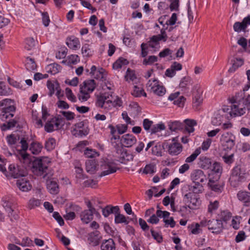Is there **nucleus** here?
<instances>
[{"mask_svg":"<svg viewBox=\"0 0 250 250\" xmlns=\"http://www.w3.org/2000/svg\"><path fill=\"white\" fill-rule=\"evenodd\" d=\"M46 188L50 193L57 194L59 192V185L57 181L54 178L48 179L46 182Z\"/></svg>","mask_w":250,"mask_h":250,"instance_id":"nucleus-17","label":"nucleus"},{"mask_svg":"<svg viewBox=\"0 0 250 250\" xmlns=\"http://www.w3.org/2000/svg\"><path fill=\"white\" fill-rule=\"evenodd\" d=\"M12 102V100L9 99H5L0 102V109L1 110L0 117L1 120L4 121L7 119V114L8 113L15 112V107L11 105Z\"/></svg>","mask_w":250,"mask_h":250,"instance_id":"nucleus-5","label":"nucleus"},{"mask_svg":"<svg viewBox=\"0 0 250 250\" xmlns=\"http://www.w3.org/2000/svg\"><path fill=\"white\" fill-rule=\"evenodd\" d=\"M66 43L68 47L72 50H76L80 47L79 39L74 36L68 37Z\"/></svg>","mask_w":250,"mask_h":250,"instance_id":"nucleus-22","label":"nucleus"},{"mask_svg":"<svg viewBox=\"0 0 250 250\" xmlns=\"http://www.w3.org/2000/svg\"><path fill=\"white\" fill-rule=\"evenodd\" d=\"M191 232L194 234H199L201 229H200V225L198 223L192 224L189 227Z\"/></svg>","mask_w":250,"mask_h":250,"instance_id":"nucleus-63","label":"nucleus"},{"mask_svg":"<svg viewBox=\"0 0 250 250\" xmlns=\"http://www.w3.org/2000/svg\"><path fill=\"white\" fill-rule=\"evenodd\" d=\"M47 86L49 90V96H52L54 93L55 91L57 88H59V84L58 83H54L50 81H48L47 82Z\"/></svg>","mask_w":250,"mask_h":250,"instance_id":"nucleus-43","label":"nucleus"},{"mask_svg":"<svg viewBox=\"0 0 250 250\" xmlns=\"http://www.w3.org/2000/svg\"><path fill=\"white\" fill-rule=\"evenodd\" d=\"M244 63V61L242 59H236L233 61L232 65L229 69V72L233 73L238 69L239 67L241 66Z\"/></svg>","mask_w":250,"mask_h":250,"instance_id":"nucleus-34","label":"nucleus"},{"mask_svg":"<svg viewBox=\"0 0 250 250\" xmlns=\"http://www.w3.org/2000/svg\"><path fill=\"white\" fill-rule=\"evenodd\" d=\"M12 94L11 89L4 84L2 82H0V95L7 96Z\"/></svg>","mask_w":250,"mask_h":250,"instance_id":"nucleus-40","label":"nucleus"},{"mask_svg":"<svg viewBox=\"0 0 250 250\" xmlns=\"http://www.w3.org/2000/svg\"><path fill=\"white\" fill-rule=\"evenodd\" d=\"M207 225L208 229L211 230L212 233L215 234L220 233L224 229L223 223L221 220L219 219L209 220Z\"/></svg>","mask_w":250,"mask_h":250,"instance_id":"nucleus-12","label":"nucleus"},{"mask_svg":"<svg viewBox=\"0 0 250 250\" xmlns=\"http://www.w3.org/2000/svg\"><path fill=\"white\" fill-rule=\"evenodd\" d=\"M96 87V83L94 80H87L83 82L80 87L91 93Z\"/></svg>","mask_w":250,"mask_h":250,"instance_id":"nucleus-23","label":"nucleus"},{"mask_svg":"<svg viewBox=\"0 0 250 250\" xmlns=\"http://www.w3.org/2000/svg\"><path fill=\"white\" fill-rule=\"evenodd\" d=\"M202 93L203 91L200 89H197L193 92L192 104L196 110L198 109V107L202 103Z\"/></svg>","mask_w":250,"mask_h":250,"instance_id":"nucleus-18","label":"nucleus"},{"mask_svg":"<svg viewBox=\"0 0 250 250\" xmlns=\"http://www.w3.org/2000/svg\"><path fill=\"white\" fill-rule=\"evenodd\" d=\"M211 171L215 173H221L222 171V167L220 164L218 162H214L212 163L211 167L210 168Z\"/></svg>","mask_w":250,"mask_h":250,"instance_id":"nucleus-56","label":"nucleus"},{"mask_svg":"<svg viewBox=\"0 0 250 250\" xmlns=\"http://www.w3.org/2000/svg\"><path fill=\"white\" fill-rule=\"evenodd\" d=\"M25 66L26 69L29 71L34 70L37 67L34 60L29 57L26 58Z\"/></svg>","mask_w":250,"mask_h":250,"instance_id":"nucleus-39","label":"nucleus"},{"mask_svg":"<svg viewBox=\"0 0 250 250\" xmlns=\"http://www.w3.org/2000/svg\"><path fill=\"white\" fill-rule=\"evenodd\" d=\"M223 115H221L220 113L217 114L215 117H214L211 121V123L213 125H220L223 119Z\"/></svg>","mask_w":250,"mask_h":250,"instance_id":"nucleus-61","label":"nucleus"},{"mask_svg":"<svg viewBox=\"0 0 250 250\" xmlns=\"http://www.w3.org/2000/svg\"><path fill=\"white\" fill-rule=\"evenodd\" d=\"M231 217V214L230 212L226 211H223L221 212L220 220H221L222 222V221L227 222L230 219Z\"/></svg>","mask_w":250,"mask_h":250,"instance_id":"nucleus-62","label":"nucleus"},{"mask_svg":"<svg viewBox=\"0 0 250 250\" xmlns=\"http://www.w3.org/2000/svg\"><path fill=\"white\" fill-rule=\"evenodd\" d=\"M167 37L165 29L164 28L161 29V34L153 36L148 42V46L151 47H154L155 46L159 43V42L163 40L166 42Z\"/></svg>","mask_w":250,"mask_h":250,"instance_id":"nucleus-15","label":"nucleus"},{"mask_svg":"<svg viewBox=\"0 0 250 250\" xmlns=\"http://www.w3.org/2000/svg\"><path fill=\"white\" fill-rule=\"evenodd\" d=\"M212 163V161L210 158L201 156L199 159L198 165L200 168L204 170H207L211 167Z\"/></svg>","mask_w":250,"mask_h":250,"instance_id":"nucleus-21","label":"nucleus"},{"mask_svg":"<svg viewBox=\"0 0 250 250\" xmlns=\"http://www.w3.org/2000/svg\"><path fill=\"white\" fill-rule=\"evenodd\" d=\"M220 142L227 149H232L235 145V137L228 132L223 134L220 138Z\"/></svg>","mask_w":250,"mask_h":250,"instance_id":"nucleus-11","label":"nucleus"},{"mask_svg":"<svg viewBox=\"0 0 250 250\" xmlns=\"http://www.w3.org/2000/svg\"><path fill=\"white\" fill-rule=\"evenodd\" d=\"M81 51L83 57H90L93 53V51L90 48L89 44L87 43L84 44L82 46Z\"/></svg>","mask_w":250,"mask_h":250,"instance_id":"nucleus-37","label":"nucleus"},{"mask_svg":"<svg viewBox=\"0 0 250 250\" xmlns=\"http://www.w3.org/2000/svg\"><path fill=\"white\" fill-rule=\"evenodd\" d=\"M90 93L80 87V92L78 95V99L82 102H85L90 98Z\"/></svg>","mask_w":250,"mask_h":250,"instance_id":"nucleus-32","label":"nucleus"},{"mask_svg":"<svg viewBox=\"0 0 250 250\" xmlns=\"http://www.w3.org/2000/svg\"><path fill=\"white\" fill-rule=\"evenodd\" d=\"M9 169L11 171L12 175L15 178H17L21 176H22V174L17 171L18 168L15 167L14 165H10L9 167Z\"/></svg>","mask_w":250,"mask_h":250,"instance_id":"nucleus-55","label":"nucleus"},{"mask_svg":"<svg viewBox=\"0 0 250 250\" xmlns=\"http://www.w3.org/2000/svg\"><path fill=\"white\" fill-rule=\"evenodd\" d=\"M184 122L186 124V130L188 133L193 132L194 131V126L197 125L196 121L194 120L186 119Z\"/></svg>","mask_w":250,"mask_h":250,"instance_id":"nucleus-29","label":"nucleus"},{"mask_svg":"<svg viewBox=\"0 0 250 250\" xmlns=\"http://www.w3.org/2000/svg\"><path fill=\"white\" fill-rule=\"evenodd\" d=\"M146 87L147 90L158 96H163L166 92L165 87L161 84L159 81L156 78L148 80L146 84Z\"/></svg>","mask_w":250,"mask_h":250,"instance_id":"nucleus-3","label":"nucleus"},{"mask_svg":"<svg viewBox=\"0 0 250 250\" xmlns=\"http://www.w3.org/2000/svg\"><path fill=\"white\" fill-rule=\"evenodd\" d=\"M103 171L99 175L100 177L115 173L119 168L117 165L113 161H107L102 166Z\"/></svg>","mask_w":250,"mask_h":250,"instance_id":"nucleus-9","label":"nucleus"},{"mask_svg":"<svg viewBox=\"0 0 250 250\" xmlns=\"http://www.w3.org/2000/svg\"><path fill=\"white\" fill-rule=\"evenodd\" d=\"M125 78V80L128 82L133 81L136 79L134 72L129 68L127 69Z\"/></svg>","mask_w":250,"mask_h":250,"instance_id":"nucleus-52","label":"nucleus"},{"mask_svg":"<svg viewBox=\"0 0 250 250\" xmlns=\"http://www.w3.org/2000/svg\"><path fill=\"white\" fill-rule=\"evenodd\" d=\"M183 125L179 121H175L168 124L169 129L171 131H176L177 130L181 129L183 128Z\"/></svg>","mask_w":250,"mask_h":250,"instance_id":"nucleus-41","label":"nucleus"},{"mask_svg":"<svg viewBox=\"0 0 250 250\" xmlns=\"http://www.w3.org/2000/svg\"><path fill=\"white\" fill-rule=\"evenodd\" d=\"M246 28L244 26L242 22H236L233 25V29L235 32L238 33L240 32L241 31H244Z\"/></svg>","mask_w":250,"mask_h":250,"instance_id":"nucleus-60","label":"nucleus"},{"mask_svg":"<svg viewBox=\"0 0 250 250\" xmlns=\"http://www.w3.org/2000/svg\"><path fill=\"white\" fill-rule=\"evenodd\" d=\"M61 67V66L57 63H52L48 65L47 72L54 75L59 72Z\"/></svg>","mask_w":250,"mask_h":250,"instance_id":"nucleus-44","label":"nucleus"},{"mask_svg":"<svg viewBox=\"0 0 250 250\" xmlns=\"http://www.w3.org/2000/svg\"><path fill=\"white\" fill-rule=\"evenodd\" d=\"M62 123V119L60 114L56 117L48 120L44 125V130L47 132H51L58 130L61 127V124Z\"/></svg>","mask_w":250,"mask_h":250,"instance_id":"nucleus-6","label":"nucleus"},{"mask_svg":"<svg viewBox=\"0 0 250 250\" xmlns=\"http://www.w3.org/2000/svg\"><path fill=\"white\" fill-rule=\"evenodd\" d=\"M208 186L212 190L218 192H221L223 188L221 186L216 183L213 180L211 179L209 180Z\"/></svg>","mask_w":250,"mask_h":250,"instance_id":"nucleus-47","label":"nucleus"},{"mask_svg":"<svg viewBox=\"0 0 250 250\" xmlns=\"http://www.w3.org/2000/svg\"><path fill=\"white\" fill-rule=\"evenodd\" d=\"M119 211H120V209L118 206L111 207L110 206H106L102 209V214L104 217H107L111 213L119 212Z\"/></svg>","mask_w":250,"mask_h":250,"instance_id":"nucleus-27","label":"nucleus"},{"mask_svg":"<svg viewBox=\"0 0 250 250\" xmlns=\"http://www.w3.org/2000/svg\"><path fill=\"white\" fill-rule=\"evenodd\" d=\"M236 197L244 206H250V192L243 190H239L237 193Z\"/></svg>","mask_w":250,"mask_h":250,"instance_id":"nucleus-16","label":"nucleus"},{"mask_svg":"<svg viewBox=\"0 0 250 250\" xmlns=\"http://www.w3.org/2000/svg\"><path fill=\"white\" fill-rule=\"evenodd\" d=\"M41 205V201L38 199L32 198L28 202L27 207L29 209H32L39 207Z\"/></svg>","mask_w":250,"mask_h":250,"instance_id":"nucleus-50","label":"nucleus"},{"mask_svg":"<svg viewBox=\"0 0 250 250\" xmlns=\"http://www.w3.org/2000/svg\"><path fill=\"white\" fill-rule=\"evenodd\" d=\"M238 96V100L247 110H250V95H248L244 97L241 98L242 96V93H238L236 95Z\"/></svg>","mask_w":250,"mask_h":250,"instance_id":"nucleus-24","label":"nucleus"},{"mask_svg":"<svg viewBox=\"0 0 250 250\" xmlns=\"http://www.w3.org/2000/svg\"><path fill=\"white\" fill-rule=\"evenodd\" d=\"M42 15L43 25L45 27L48 26L50 21L48 14L46 12H43L42 13Z\"/></svg>","mask_w":250,"mask_h":250,"instance_id":"nucleus-64","label":"nucleus"},{"mask_svg":"<svg viewBox=\"0 0 250 250\" xmlns=\"http://www.w3.org/2000/svg\"><path fill=\"white\" fill-rule=\"evenodd\" d=\"M101 248L102 250H116L115 243L112 239L104 240Z\"/></svg>","mask_w":250,"mask_h":250,"instance_id":"nucleus-26","label":"nucleus"},{"mask_svg":"<svg viewBox=\"0 0 250 250\" xmlns=\"http://www.w3.org/2000/svg\"><path fill=\"white\" fill-rule=\"evenodd\" d=\"M17 124V121L15 120H11L9 121L7 124H3L1 126V129L2 130H5L6 129H9L12 127L16 126Z\"/></svg>","mask_w":250,"mask_h":250,"instance_id":"nucleus-57","label":"nucleus"},{"mask_svg":"<svg viewBox=\"0 0 250 250\" xmlns=\"http://www.w3.org/2000/svg\"><path fill=\"white\" fill-rule=\"evenodd\" d=\"M56 146V140L53 138H50L46 141L45 148L48 150L50 151L53 149Z\"/></svg>","mask_w":250,"mask_h":250,"instance_id":"nucleus-51","label":"nucleus"},{"mask_svg":"<svg viewBox=\"0 0 250 250\" xmlns=\"http://www.w3.org/2000/svg\"><path fill=\"white\" fill-rule=\"evenodd\" d=\"M92 214L89 210H84L81 213L80 217L83 223L87 224L93 219Z\"/></svg>","mask_w":250,"mask_h":250,"instance_id":"nucleus-28","label":"nucleus"},{"mask_svg":"<svg viewBox=\"0 0 250 250\" xmlns=\"http://www.w3.org/2000/svg\"><path fill=\"white\" fill-rule=\"evenodd\" d=\"M84 154L87 158H96L99 156L98 152L93 149L86 148L84 151Z\"/></svg>","mask_w":250,"mask_h":250,"instance_id":"nucleus-45","label":"nucleus"},{"mask_svg":"<svg viewBox=\"0 0 250 250\" xmlns=\"http://www.w3.org/2000/svg\"><path fill=\"white\" fill-rule=\"evenodd\" d=\"M191 179L196 185H201L207 181V177L204 172L201 169L194 170L191 174Z\"/></svg>","mask_w":250,"mask_h":250,"instance_id":"nucleus-13","label":"nucleus"},{"mask_svg":"<svg viewBox=\"0 0 250 250\" xmlns=\"http://www.w3.org/2000/svg\"><path fill=\"white\" fill-rule=\"evenodd\" d=\"M153 122L148 119H145L143 121V126L147 132H150L153 125Z\"/></svg>","mask_w":250,"mask_h":250,"instance_id":"nucleus-53","label":"nucleus"},{"mask_svg":"<svg viewBox=\"0 0 250 250\" xmlns=\"http://www.w3.org/2000/svg\"><path fill=\"white\" fill-rule=\"evenodd\" d=\"M165 128L166 126L163 123H160L159 124L153 125L150 130V133L151 134H155L162 130H165Z\"/></svg>","mask_w":250,"mask_h":250,"instance_id":"nucleus-42","label":"nucleus"},{"mask_svg":"<svg viewBox=\"0 0 250 250\" xmlns=\"http://www.w3.org/2000/svg\"><path fill=\"white\" fill-rule=\"evenodd\" d=\"M167 152L171 156L178 155L183 150L182 145L178 142L177 138H173L172 143L167 145Z\"/></svg>","mask_w":250,"mask_h":250,"instance_id":"nucleus-8","label":"nucleus"},{"mask_svg":"<svg viewBox=\"0 0 250 250\" xmlns=\"http://www.w3.org/2000/svg\"><path fill=\"white\" fill-rule=\"evenodd\" d=\"M184 201L188 204V207L190 208H194L198 206L200 204L199 199L197 195L192 192H188L184 195Z\"/></svg>","mask_w":250,"mask_h":250,"instance_id":"nucleus-14","label":"nucleus"},{"mask_svg":"<svg viewBox=\"0 0 250 250\" xmlns=\"http://www.w3.org/2000/svg\"><path fill=\"white\" fill-rule=\"evenodd\" d=\"M97 165L94 160H89L85 162L86 170L90 174L94 173L97 170Z\"/></svg>","mask_w":250,"mask_h":250,"instance_id":"nucleus-25","label":"nucleus"},{"mask_svg":"<svg viewBox=\"0 0 250 250\" xmlns=\"http://www.w3.org/2000/svg\"><path fill=\"white\" fill-rule=\"evenodd\" d=\"M131 94L136 97H141L143 96L145 97H146V94L144 91V90L142 87H139L135 85L133 87V90L131 92Z\"/></svg>","mask_w":250,"mask_h":250,"instance_id":"nucleus-33","label":"nucleus"},{"mask_svg":"<svg viewBox=\"0 0 250 250\" xmlns=\"http://www.w3.org/2000/svg\"><path fill=\"white\" fill-rule=\"evenodd\" d=\"M36 43V42L33 38H27L25 41L24 47L27 50H32L35 48Z\"/></svg>","mask_w":250,"mask_h":250,"instance_id":"nucleus-36","label":"nucleus"},{"mask_svg":"<svg viewBox=\"0 0 250 250\" xmlns=\"http://www.w3.org/2000/svg\"><path fill=\"white\" fill-rule=\"evenodd\" d=\"M121 142L125 147H129L136 143L137 139L133 135L126 134L122 136Z\"/></svg>","mask_w":250,"mask_h":250,"instance_id":"nucleus-19","label":"nucleus"},{"mask_svg":"<svg viewBox=\"0 0 250 250\" xmlns=\"http://www.w3.org/2000/svg\"><path fill=\"white\" fill-rule=\"evenodd\" d=\"M42 146L38 142H33L31 144L29 150L31 153L35 155L39 154L42 151Z\"/></svg>","mask_w":250,"mask_h":250,"instance_id":"nucleus-30","label":"nucleus"},{"mask_svg":"<svg viewBox=\"0 0 250 250\" xmlns=\"http://www.w3.org/2000/svg\"><path fill=\"white\" fill-rule=\"evenodd\" d=\"M115 223L116 224L125 223L128 224V221H127L124 215L121 214L119 211L115 212Z\"/></svg>","mask_w":250,"mask_h":250,"instance_id":"nucleus-38","label":"nucleus"},{"mask_svg":"<svg viewBox=\"0 0 250 250\" xmlns=\"http://www.w3.org/2000/svg\"><path fill=\"white\" fill-rule=\"evenodd\" d=\"M71 133L76 137H81L86 136L88 133L87 128L84 125L83 122H81L76 124L73 126Z\"/></svg>","mask_w":250,"mask_h":250,"instance_id":"nucleus-10","label":"nucleus"},{"mask_svg":"<svg viewBox=\"0 0 250 250\" xmlns=\"http://www.w3.org/2000/svg\"><path fill=\"white\" fill-rule=\"evenodd\" d=\"M121 99L116 96L115 99L112 96V92L101 93L96 97V106L102 109L109 110L112 107H121L122 105Z\"/></svg>","mask_w":250,"mask_h":250,"instance_id":"nucleus-1","label":"nucleus"},{"mask_svg":"<svg viewBox=\"0 0 250 250\" xmlns=\"http://www.w3.org/2000/svg\"><path fill=\"white\" fill-rule=\"evenodd\" d=\"M16 185L20 190L27 192L30 190L32 186L29 181L25 178H22L17 180Z\"/></svg>","mask_w":250,"mask_h":250,"instance_id":"nucleus-20","label":"nucleus"},{"mask_svg":"<svg viewBox=\"0 0 250 250\" xmlns=\"http://www.w3.org/2000/svg\"><path fill=\"white\" fill-rule=\"evenodd\" d=\"M240 175V168L238 167H235L232 170V174L230 178V181L231 184H232L233 181L238 180Z\"/></svg>","mask_w":250,"mask_h":250,"instance_id":"nucleus-46","label":"nucleus"},{"mask_svg":"<svg viewBox=\"0 0 250 250\" xmlns=\"http://www.w3.org/2000/svg\"><path fill=\"white\" fill-rule=\"evenodd\" d=\"M230 102L232 104L231 105L230 117L241 116L244 115L247 109L240 103L238 100V96L235 95L229 99Z\"/></svg>","mask_w":250,"mask_h":250,"instance_id":"nucleus-4","label":"nucleus"},{"mask_svg":"<svg viewBox=\"0 0 250 250\" xmlns=\"http://www.w3.org/2000/svg\"><path fill=\"white\" fill-rule=\"evenodd\" d=\"M157 57L155 56H150L146 59H145L143 61V63L144 65H151L153 63L157 61Z\"/></svg>","mask_w":250,"mask_h":250,"instance_id":"nucleus-58","label":"nucleus"},{"mask_svg":"<svg viewBox=\"0 0 250 250\" xmlns=\"http://www.w3.org/2000/svg\"><path fill=\"white\" fill-rule=\"evenodd\" d=\"M200 153L201 148H197L192 154L186 158L185 161L187 163L193 162L197 158V156L200 154Z\"/></svg>","mask_w":250,"mask_h":250,"instance_id":"nucleus-48","label":"nucleus"},{"mask_svg":"<svg viewBox=\"0 0 250 250\" xmlns=\"http://www.w3.org/2000/svg\"><path fill=\"white\" fill-rule=\"evenodd\" d=\"M7 142L10 146L15 145L19 140V137L16 136L14 134L7 135L6 137Z\"/></svg>","mask_w":250,"mask_h":250,"instance_id":"nucleus-49","label":"nucleus"},{"mask_svg":"<svg viewBox=\"0 0 250 250\" xmlns=\"http://www.w3.org/2000/svg\"><path fill=\"white\" fill-rule=\"evenodd\" d=\"M49 163L50 161L47 157H42L35 160L33 162L32 172L35 175L42 176L45 178L47 175Z\"/></svg>","mask_w":250,"mask_h":250,"instance_id":"nucleus-2","label":"nucleus"},{"mask_svg":"<svg viewBox=\"0 0 250 250\" xmlns=\"http://www.w3.org/2000/svg\"><path fill=\"white\" fill-rule=\"evenodd\" d=\"M119 139L120 136L119 135H112L111 138L112 145L115 148L116 153L120 155V158L122 161L128 160V158L126 159L125 157L129 156L131 158L132 156L127 154L126 151L124 149L122 145L120 143L117 144L115 141H113V140L115 141L116 140L118 141Z\"/></svg>","mask_w":250,"mask_h":250,"instance_id":"nucleus-7","label":"nucleus"},{"mask_svg":"<svg viewBox=\"0 0 250 250\" xmlns=\"http://www.w3.org/2000/svg\"><path fill=\"white\" fill-rule=\"evenodd\" d=\"M128 61L123 57H120L113 64L112 67L114 69H119L124 65L128 64Z\"/></svg>","mask_w":250,"mask_h":250,"instance_id":"nucleus-31","label":"nucleus"},{"mask_svg":"<svg viewBox=\"0 0 250 250\" xmlns=\"http://www.w3.org/2000/svg\"><path fill=\"white\" fill-rule=\"evenodd\" d=\"M65 94L67 99L72 102L75 103L77 101L75 96L73 94L72 90L68 87L65 88Z\"/></svg>","mask_w":250,"mask_h":250,"instance_id":"nucleus-54","label":"nucleus"},{"mask_svg":"<svg viewBox=\"0 0 250 250\" xmlns=\"http://www.w3.org/2000/svg\"><path fill=\"white\" fill-rule=\"evenodd\" d=\"M219 207V202L217 201H210L208 206V211L210 213L216 210Z\"/></svg>","mask_w":250,"mask_h":250,"instance_id":"nucleus-59","label":"nucleus"},{"mask_svg":"<svg viewBox=\"0 0 250 250\" xmlns=\"http://www.w3.org/2000/svg\"><path fill=\"white\" fill-rule=\"evenodd\" d=\"M5 210L8 213V215L9 217H10L11 221H14L18 219L19 216L17 212L13 209L10 206H6L5 207Z\"/></svg>","mask_w":250,"mask_h":250,"instance_id":"nucleus-35","label":"nucleus"}]
</instances>
